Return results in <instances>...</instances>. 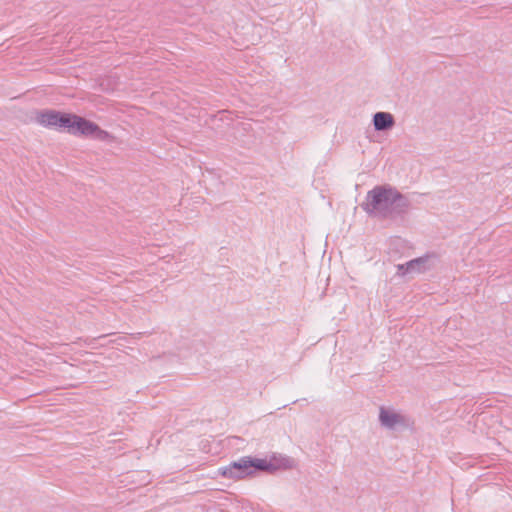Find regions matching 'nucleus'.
Listing matches in <instances>:
<instances>
[{"instance_id":"nucleus-8","label":"nucleus","mask_w":512,"mask_h":512,"mask_svg":"<svg viewBox=\"0 0 512 512\" xmlns=\"http://www.w3.org/2000/svg\"><path fill=\"white\" fill-rule=\"evenodd\" d=\"M269 467H271V465L268 464L267 459H259V458L251 457V472H252V474L257 470L270 473Z\"/></svg>"},{"instance_id":"nucleus-6","label":"nucleus","mask_w":512,"mask_h":512,"mask_svg":"<svg viewBox=\"0 0 512 512\" xmlns=\"http://www.w3.org/2000/svg\"><path fill=\"white\" fill-rule=\"evenodd\" d=\"M373 125L376 131H387L395 125V119L389 112H376L373 115Z\"/></svg>"},{"instance_id":"nucleus-5","label":"nucleus","mask_w":512,"mask_h":512,"mask_svg":"<svg viewBox=\"0 0 512 512\" xmlns=\"http://www.w3.org/2000/svg\"><path fill=\"white\" fill-rule=\"evenodd\" d=\"M379 421L387 429H396L398 426L405 425V418L402 415L384 407L380 408Z\"/></svg>"},{"instance_id":"nucleus-4","label":"nucleus","mask_w":512,"mask_h":512,"mask_svg":"<svg viewBox=\"0 0 512 512\" xmlns=\"http://www.w3.org/2000/svg\"><path fill=\"white\" fill-rule=\"evenodd\" d=\"M432 256L425 255L412 259L404 264L397 265V274L400 276H406L414 273H422L430 269L432 266Z\"/></svg>"},{"instance_id":"nucleus-3","label":"nucleus","mask_w":512,"mask_h":512,"mask_svg":"<svg viewBox=\"0 0 512 512\" xmlns=\"http://www.w3.org/2000/svg\"><path fill=\"white\" fill-rule=\"evenodd\" d=\"M221 474L230 479H241L252 475L251 457L243 456L237 461L231 462L228 466L221 468Z\"/></svg>"},{"instance_id":"nucleus-7","label":"nucleus","mask_w":512,"mask_h":512,"mask_svg":"<svg viewBox=\"0 0 512 512\" xmlns=\"http://www.w3.org/2000/svg\"><path fill=\"white\" fill-rule=\"evenodd\" d=\"M268 464L271 465V467H269L270 473H273L277 470L291 468L293 460L282 454H272L268 459Z\"/></svg>"},{"instance_id":"nucleus-1","label":"nucleus","mask_w":512,"mask_h":512,"mask_svg":"<svg viewBox=\"0 0 512 512\" xmlns=\"http://www.w3.org/2000/svg\"><path fill=\"white\" fill-rule=\"evenodd\" d=\"M410 200L390 185H377L367 192L361 208L370 216L395 219L405 215L410 208Z\"/></svg>"},{"instance_id":"nucleus-2","label":"nucleus","mask_w":512,"mask_h":512,"mask_svg":"<svg viewBox=\"0 0 512 512\" xmlns=\"http://www.w3.org/2000/svg\"><path fill=\"white\" fill-rule=\"evenodd\" d=\"M37 121L44 127L67 130L73 135H82L98 140H105L109 137L108 132L102 130L97 124L75 114L47 110L39 113Z\"/></svg>"}]
</instances>
